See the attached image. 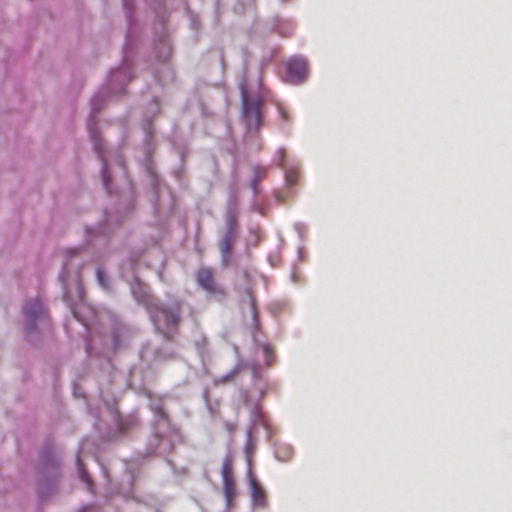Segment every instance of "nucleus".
Wrapping results in <instances>:
<instances>
[{
  "label": "nucleus",
  "instance_id": "nucleus-33",
  "mask_svg": "<svg viewBox=\"0 0 512 512\" xmlns=\"http://www.w3.org/2000/svg\"><path fill=\"white\" fill-rule=\"evenodd\" d=\"M252 428H248L246 432V444H245V453L246 456L249 457V455L253 452L255 449V444L252 436Z\"/></svg>",
  "mask_w": 512,
  "mask_h": 512
},
{
  "label": "nucleus",
  "instance_id": "nucleus-30",
  "mask_svg": "<svg viewBox=\"0 0 512 512\" xmlns=\"http://www.w3.org/2000/svg\"><path fill=\"white\" fill-rule=\"evenodd\" d=\"M232 465H233V457L231 453H227L224 457L222 468H221V476L222 479H228V478H234L233 477V471H232Z\"/></svg>",
  "mask_w": 512,
  "mask_h": 512
},
{
  "label": "nucleus",
  "instance_id": "nucleus-2",
  "mask_svg": "<svg viewBox=\"0 0 512 512\" xmlns=\"http://www.w3.org/2000/svg\"><path fill=\"white\" fill-rule=\"evenodd\" d=\"M127 20V32L123 46L122 61L119 67L110 70L101 92L98 91V111L102 95H120L133 78V54L137 42L138 26L134 18V5L131 0H122Z\"/></svg>",
  "mask_w": 512,
  "mask_h": 512
},
{
  "label": "nucleus",
  "instance_id": "nucleus-13",
  "mask_svg": "<svg viewBox=\"0 0 512 512\" xmlns=\"http://www.w3.org/2000/svg\"><path fill=\"white\" fill-rule=\"evenodd\" d=\"M97 147H98V162L101 163L100 176H101L102 185H103V188L105 189L106 193L108 195H112L113 194L112 177H113L114 170L117 169L119 172H121L123 174V176H125V174H126L124 160H123V157L119 153H116L113 161H109L103 154L102 141L99 136H98Z\"/></svg>",
  "mask_w": 512,
  "mask_h": 512
},
{
  "label": "nucleus",
  "instance_id": "nucleus-41",
  "mask_svg": "<svg viewBox=\"0 0 512 512\" xmlns=\"http://www.w3.org/2000/svg\"><path fill=\"white\" fill-rule=\"evenodd\" d=\"M250 368H251V370L253 372L254 377H258V375L261 372L260 366L258 364H256V363H251Z\"/></svg>",
  "mask_w": 512,
  "mask_h": 512
},
{
  "label": "nucleus",
  "instance_id": "nucleus-8",
  "mask_svg": "<svg viewBox=\"0 0 512 512\" xmlns=\"http://www.w3.org/2000/svg\"><path fill=\"white\" fill-rule=\"evenodd\" d=\"M161 26L162 30L156 35L153 44L155 63L152 66V73L154 79L163 86L173 81L174 71L169 62L172 54V45L164 27L163 19L161 20Z\"/></svg>",
  "mask_w": 512,
  "mask_h": 512
},
{
  "label": "nucleus",
  "instance_id": "nucleus-12",
  "mask_svg": "<svg viewBox=\"0 0 512 512\" xmlns=\"http://www.w3.org/2000/svg\"><path fill=\"white\" fill-rule=\"evenodd\" d=\"M241 302H242V305H247L248 308L250 309L251 327L253 329V331H252L253 341L261 349L266 365L270 366L274 359L272 347L267 343H260L257 340L256 332L260 329V320H259V314H258V310H257L256 300H255L249 286L245 287L244 292L241 296Z\"/></svg>",
  "mask_w": 512,
  "mask_h": 512
},
{
  "label": "nucleus",
  "instance_id": "nucleus-34",
  "mask_svg": "<svg viewBox=\"0 0 512 512\" xmlns=\"http://www.w3.org/2000/svg\"><path fill=\"white\" fill-rule=\"evenodd\" d=\"M294 28L291 21L281 22L277 25L276 30L280 35L288 36Z\"/></svg>",
  "mask_w": 512,
  "mask_h": 512
},
{
  "label": "nucleus",
  "instance_id": "nucleus-40",
  "mask_svg": "<svg viewBox=\"0 0 512 512\" xmlns=\"http://www.w3.org/2000/svg\"><path fill=\"white\" fill-rule=\"evenodd\" d=\"M290 279L293 283H298L300 281V275L299 273L297 272L296 268L294 267L291 274H290Z\"/></svg>",
  "mask_w": 512,
  "mask_h": 512
},
{
  "label": "nucleus",
  "instance_id": "nucleus-24",
  "mask_svg": "<svg viewBox=\"0 0 512 512\" xmlns=\"http://www.w3.org/2000/svg\"><path fill=\"white\" fill-rule=\"evenodd\" d=\"M294 449L290 444L278 443L274 449V455L277 460L282 462H288L292 459Z\"/></svg>",
  "mask_w": 512,
  "mask_h": 512
},
{
  "label": "nucleus",
  "instance_id": "nucleus-4",
  "mask_svg": "<svg viewBox=\"0 0 512 512\" xmlns=\"http://www.w3.org/2000/svg\"><path fill=\"white\" fill-rule=\"evenodd\" d=\"M160 111V105L158 98L153 95L152 100L149 103L148 108L143 113V119H142V127L144 131V152H145V162L144 167L145 171L149 177L152 190H153V200L152 205L153 209L156 213H159L161 210L160 206V196L162 193V182L157 173L155 172L153 166H152V152L154 149V142H153V134L154 131L151 127V122L153 118L159 113Z\"/></svg>",
  "mask_w": 512,
  "mask_h": 512
},
{
  "label": "nucleus",
  "instance_id": "nucleus-20",
  "mask_svg": "<svg viewBox=\"0 0 512 512\" xmlns=\"http://www.w3.org/2000/svg\"><path fill=\"white\" fill-rule=\"evenodd\" d=\"M248 483L250 487L251 504L255 509H267L269 506L266 492L259 481L254 477L252 471H247Z\"/></svg>",
  "mask_w": 512,
  "mask_h": 512
},
{
  "label": "nucleus",
  "instance_id": "nucleus-52",
  "mask_svg": "<svg viewBox=\"0 0 512 512\" xmlns=\"http://www.w3.org/2000/svg\"><path fill=\"white\" fill-rule=\"evenodd\" d=\"M97 354H98V357L100 356V351L98 350L97 351ZM100 366V364L98 363V367Z\"/></svg>",
  "mask_w": 512,
  "mask_h": 512
},
{
  "label": "nucleus",
  "instance_id": "nucleus-29",
  "mask_svg": "<svg viewBox=\"0 0 512 512\" xmlns=\"http://www.w3.org/2000/svg\"><path fill=\"white\" fill-rule=\"evenodd\" d=\"M238 234L237 213L226 212L225 214V231Z\"/></svg>",
  "mask_w": 512,
  "mask_h": 512
},
{
  "label": "nucleus",
  "instance_id": "nucleus-43",
  "mask_svg": "<svg viewBox=\"0 0 512 512\" xmlns=\"http://www.w3.org/2000/svg\"><path fill=\"white\" fill-rule=\"evenodd\" d=\"M93 510H94V508L92 506L88 505V506L82 507L81 510L78 512H93Z\"/></svg>",
  "mask_w": 512,
  "mask_h": 512
},
{
  "label": "nucleus",
  "instance_id": "nucleus-1",
  "mask_svg": "<svg viewBox=\"0 0 512 512\" xmlns=\"http://www.w3.org/2000/svg\"><path fill=\"white\" fill-rule=\"evenodd\" d=\"M130 289L136 302L146 309L156 330L169 341L180 323L181 302L176 298L162 302L151 295L148 286L137 277L131 283Z\"/></svg>",
  "mask_w": 512,
  "mask_h": 512
},
{
  "label": "nucleus",
  "instance_id": "nucleus-15",
  "mask_svg": "<svg viewBox=\"0 0 512 512\" xmlns=\"http://www.w3.org/2000/svg\"><path fill=\"white\" fill-rule=\"evenodd\" d=\"M273 163L283 170L285 185L290 192H293V188L297 184L300 175V160L295 157L286 158L285 148L280 147L276 152Z\"/></svg>",
  "mask_w": 512,
  "mask_h": 512
},
{
  "label": "nucleus",
  "instance_id": "nucleus-18",
  "mask_svg": "<svg viewBox=\"0 0 512 512\" xmlns=\"http://www.w3.org/2000/svg\"><path fill=\"white\" fill-rule=\"evenodd\" d=\"M256 391L249 393L247 391L242 390L241 396L244 403L251 407L250 420L251 426L249 428H255L256 426H261L265 429H268L269 423L265 413L262 411L260 400L263 398L265 394V389L262 387H255Z\"/></svg>",
  "mask_w": 512,
  "mask_h": 512
},
{
  "label": "nucleus",
  "instance_id": "nucleus-9",
  "mask_svg": "<svg viewBox=\"0 0 512 512\" xmlns=\"http://www.w3.org/2000/svg\"><path fill=\"white\" fill-rule=\"evenodd\" d=\"M22 313L26 339L31 343L38 342L41 334L50 328V318L46 308L40 299L31 298L24 303Z\"/></svg>",
  "mask_w": 512,
  "mask_h": 512
},
{
  "label": "nucleus",
  "instance_id": "nucleus-7",
  "mask_svg": "<svg viewBox=\"0 0 512 512\" xmlns=\"http://www.w3.org/2000/svg\"><path fill=\"white\" fill-rule=\"evenodd\" d=\"M135 191L131 182L117 191V203L113 209L104 210V221L98 224V237L111 232L124 220L128 219L135 209Z\"/></svg>",
  "mask_w": 512,
  "mask_h": 512
},
{
  "label": "nucleus",
  "instance_id": "nucleus-16",
  "mask_svg": "<svg viewBox=\"0 0 512 512\" xmlns=\"http://www.w3.org/2000/svg\"><path fill=\"white\" fill-rule=\"evenodd\" d=\"M101 402L105 406V409L109 413L112 423L115 426V431L113 434H109L108 438L110 440L116 439L126 432L131 430L137 424V418L134 415L122 416L117 407L115 399H105L101 397Z\"/></svg>",
  "mask_w": 512,
  "mask_h": 512
},
{
  "label": "nucleus",
  "instance_id": "nucleus-31",
  "mask_svg": "<svg viewBox=\"0 0 512 512\" xmlns=\"http://www.w3.org/2000/svg\"><path fill=\"white\" fill-rule=\"evenodd\" d=\"M252 170L253 176L251 179L255 180L256 182H261L267 176L268 173V168L261 166L259 164L253 165Z\"/></svg>",
  "mask_w": 512,
  "mask_h": 512
},
{
  "label": "nucleus",
  "instance_id": "nucleus-44",
  "mask_svg": "<svg viewBox=\"0 0 512 512\" xmlns=\"http://www.w3.org/2000/svg\"><path fill=\"white\" fill-rule=\"evenodd\" d=\"M275 197H276V199H277V201H278L279 203L284 202V198H283V196H282L279 192H277V193L275 194Z\"/></svg>",
  "mask_w": 512,
  "mask_h": 512
},
{
  "label": "nucleus",
  "instance_id": "nucleus-38",
  "mask_svg": "<svg viewBox=\"0 0 512 512\" xmlns=\"http://www.w3.org/2000/svg\"><path fill=\"white\" fill-rule=\"evenodd\" d=\"M305 229H306V225L304 223L296 222L294 224V230L297 232V234L299 235L300 238L303 237Z\"/></svg>",
  "mask_w": 512,
  "mask_h": 512
},
{
  "label": "nucleus",
  "instance_id": "nucleus-37",
  "mask_svg": "<svg viewBox=\"0 0 512 512\" xmlns=\"http://www.w3.org/2000/svg\"><path fill=\"white\" fill-rule=\"evenodd\" d=\"M251 210L253 212L259 213L261 215H264L265 209L262 205H260L256 200H254L251 204Z\"/></svg>",
  "mask_w": 512,
  "mask_h": 512
},
{
  "label": "nucleus",
  "instance_id": "nucleus-36",
  "mask_svg": "<svg viewBox=\"0 0 512 512\" xmlns=\"http://www.w3.org/2000/svg\"><path fill=\"white\" fill-rule=\"evenodd\" d=\"M259 183L260 182H256L255 180H252V179L249 182V187H250V189L253 192L254 198H256L260 194V192H261V188L259 186Z\"/></svg>",
  "mask_w": 512,
  "mask_h": 512
},
{
  "label": "nucleus",
  "instance_id": "nucleus-27",
  "mask_svg": "<svg viewBox=\"0 0 512 512\" xmlns=\"http://www.w3.org/2000/svg\"><path fill=\"white\" fill-rule=\"evenodd\" d=\"M248 363H245L243 360H238L237 364L233 369H231L229 372L221 376L220 378L216 379V383H228L231 380L234 379V377L239 373V371L244 367L247 366Z\"/></svg>",
  "mask_w": 512,
  "mask_h": 512
},
{
  "label": "nucleus",
  "instance_id": "nucleus-46",
  "mask_svg": "<svg viewBox=\"0 0 512 512\" xmlns=\"http://www.w3.org/2000/svg\"><path fill=\"white\" fill-rule=\"evenodd\" d=\"M91 343L90 341H86V351L88 354H91Z\"/></svg>",
  "mask_w": 512,
  "mask_h": 512
},
{
  "label": "nucleus",
  "instance_id": "nucleus-32",
  "mask_svg": "<svg viewBox=\"0 0 512 512\" xmlns=\"http://www.w3.org/2000/svg\"><path fill=\"white\" fill-rule=\"evenodd\" d=\"M237 207H238V196L235 191H231L229 194V198H228L226 212L237 213Z\"/></svg>",
  "mask_w": 512,
  "mask_h": 512
},
{
  "label": "nucleus",
  "instance_id": "nucleus-35",
  "mask_svg": "<svg viewBox=\"0 0 512 512\" xmlns=\"http://www.w3.org/2000/svg\"><path fill=\"white\" fill-rule=\"evenodd\" d=\"M278 112H279V118L281 121L280 127H281V129H285L284 123L289 122V115H288L287 111L281 105H278Z\"/></svg>",
  "mask_w": 512,
  "mask_h": 512
},
{
  "label": "nucleus",
  "instance_id": "nucleus-45",
  "mask_svg": "<svg viewBox=\"0 0 512 512\" xmlns=\"http://www.w3.org/2000/svg\"><path fill=\"white\" fill-rule=\"evenodd\" d=\"M88 441H84L81 446H80V452H84V450L86 449L87 445H88Z\"/></svg>",
  "mask_w": 512,
  "mask_h": 512
},
{
  "label": "nucleus",
  "instance_id": "nucleus-48",
  "mask_svg": "<svg viewBox=\"0 0 512 512\" xmlns=\"http://www.w3.org/2000/svg\"><path fill=\"white\" fill-rule=\"evenodd\" d=\"M86 232H87V234L89 235V237H91V229H90V228H87V229H86Z\"/></svg>",
  "mask_w": 512,
  "mask_h": 512
},
{
  "label": "nucleus",
  "instance_id": "nucleus-49",
  "mask_svg": "<svg viewBox=\"0 0 512 512\" xmlns=\"http://www.w3.org/2000/svg\"><path fill=\"white\" fill-rule=\"evenodd\" d=\"M97 409H98V411L100 410V401H98Z\"/></svg>",
  "mask_w": 512,
  "mask_h": 512
},
{
  "label": "nucleus",
  "instance_id": "nucleus-28",
  "mask_svg": "<svg viewBox=\"0 0 512 512\" xmlns=\"http://www.w3.org/2000/svg\"><path fill=\"white\" fill-rule=\"evenodd\" d=\"M98 286L106 293L113 292V284L107 277L105 271L98 266Z\"/></svg>",
  "mask_w": 512,
  "mask_h": 512
},
{
  "label": "nucleus",
  "instance_id": "nucleus-3",
  "mask_svg": "<svg viewBox=\"0 0 512 512\" xmlns=\"http://www.w3.org/2000/svg\"><path fill=\"white\" fill-rule=\"evenodd\" d=\"M244 75L239 84L241 94V118L245 126V144L250 151H260L263 146V141L260 136V129L264 124L263 106L264 97L259 93H254L249 90L246 73H247V59L243 60ZM259 90L261 85L259 84Z\"/></svg>",
  "mask_w": 512,
  "mask_h": 512
},
{
  "label": "nucleus",
  "instance_id": "nucleus-23",
  "mask_svg": "<svg viewBox=\"0 0 512 512\" xmlns=\"http://www.w3.org/2000/svg\"><path fill=\"white\" fill-rule=\"evenodd\" d=\"M96 95L92 96L90 99V116L88 120V131L90 134V138L92 140L93 148L96 150Z\"/></svg>",
  "mask_w": 512,
  "mask_h": 512
},
{
  "label": "nucleus",
  "instance_id": "nucleus-26",
  "mask_svg": "<svg viewBox=\"0 0 512 512\" xmlns=\"http://www.w3.org/2000/svg\"><path fill=\"white\" fill-rule=\"evenodd\" d=\"M223 494L226 500V505L229 507L233 503L236 495L234 478L222 479Z\"/></svg>",
  "mask_w": 512,
  "mask_h": 512
},
{
  "label": "nucleus",
  "instance_id": "nucleus-19",
  "mask_svg": "<svg viewBox=\"0 0 512 512\" xmlns=\"http://www.w3.org/2000/svg\"><path fill=\"white\" fill-rule=\"evenodd\" d=\"M308 76V63L303 56L289 58L285 64V82L291 85L303 84Z\"/></svg>",
  "mask_w": 512,
  "mask_h": 512
},
{
  "label": "nucleus",
  "instance_id": "nucleus-14",
  "mask_svg": "<svg viewBox=\"0 0 512 512\" xmlns=\"http://www.w3.org/2000/svg\"><path fill=\"white\" fill-rule=\"evenodd\" d=\"M126 469L129 473L128 484L126 486L117 485L111 488V494L119 495L125 500H132L137 503L148 504L152 500V497L150 495H139L134 485L136 481V473L139 469L138 461L131 460L126 462Z\"/></svg>",
  "mask_w": 512,
  "mask_h": 512
},
{
  "label": "nucleus",
  "instance_id": "nucleus-11",
  "mask_svg": "<svg viewBox=\"0 0 512 512\" xmlns=\"http://www.w3.org/2000/svg\"><path fill=\"white\" fill-rule=\"evenodd\" d=\"M38 492L41 498L48 495L59 474V461L54 444L46 441L40 452Z\"/></svg>",
  "mask_w": 512,
  "mask_h": 512
},
{
  "label": "nucleus",
  "instance_id": "nucleus-5",
  "mask_svg": "<svg viewBox=\"0 0 512 512\" xmlns=\"http://www.w3.org/2000/svg\"><path fill=\"white\" fill-rule=\"evenodd\" d=\"M82 247L70 248L65 251L63 268L59 274V281L63 289V298L76 315L74 306L83 300L84 291L80 280L81 263L77 261Z\"/></svg>",
  "mask_w": 512,
  "mask_h": 512
},
{
  "label": "nucleus",
  "instance_id": "nucleus-21",
  "mask_svg": "<svg viewBox=\"0 0 512 512\" xmlns=\"http://www.w3.org/2000/svg\"><path fill=\"white\" fill-rule=\"evenodd\" d=\"M236 239L237 234L230 232H224L220 239L219 248L221 254V262L223 266H228L231 262V254Z\"/></svg>",
  "mask_w": 512,
  "mask_h": 512
},
{
  "label": "nucleus",
  "instance_id": "nucleus-51",
  "mask_svg": "<svg viewBox=\"0 0 512 512\" xmlns=\"http://www.w3.org/2000/svg\"><path fill=\"white\" fill-rule=\"evenodd\" d=\"M83 324H84V326L86 327V329H88V327H89V326H88V324H87V323H85V322H84Z\"/></svg>",
  "mask_w": 512,
  "mask_h": 512
},
{
  "label": "nucleus",
  "instance_id": "nucleus-25",
  "mask_svg": "<svg viewBox=\"0 0 512 512\" xmlns=\"http://www.w3.org/2000/svg\"><path fill=\"white\" fill-rule=\"evenodd\" d=\"M76 464H77V470H78L79 478L84 482L87 490L89 492H93V480L88 475V473H87V471H86V469H85V467L83 465L80 453L77 454Z\"/></svg>",
  "mask_w": 512,
  "mask_h": 512
},
{
  "label": "nucleus",
  "instance_id": "nucleus-42",
  "mask_svg": "<svg viewBox=\"0 0 512 512\" xmlns=\"http://www.w3.org/2000/svg\"><path fill=\"white\" fill-rule=\"evenodd\" d=\"M297 258L299 261H303L305 259V253H304V249L302 247H299L297 249Z\"/></svg>",
  "mask_w": 512,
  "mask_h": 512
},
{
  "label": "nucleus",
  "instance_id": "nucleus-22",
  "mask_svg": "<svg viewBox=\"0 0 512 512\" xmlns=\"http://www.w3.org/2000/svg\"><path fill=\"white\" fill-rule=\"evenodd\" d=\"M197 283L206 292L212 294L216 292V286L213 281V275L209 268L202 267L197 272Z\"/></svg>",
  "mask_w": 512,
  "mask_h": 512
},
{
  "label": "nucleus",
  "instance_id": "nucleus-10",
  "mask_svg": "<svg viewBox=\"0 0 512 512\" xmlns=\"http://www.w3.org/2000/svg\"><path fill=\"white\" fill-rule=\"evenodd\" d=\"M104 316H107L110 321L111 326V347L108 349H103L101 353L106 359L105 368L112 369V364L110 361L111 356L119 351L122 347L128 344L131 340L134 331L127 326L126 324L121 323L117 316L112 314L106 308H100L98 306V327L102 325ZM100 337V331L98 330V338Z\"/></svg>",
  "mask_w": 512,
  "mask_h": 512
},
{
  "label": "nucleus",
  "instance_id": "nucleus-39",
  "mask_svg": "<svg viewBox=\"0 0 512 512\" xmlns=\"http://www.w3.org/2000/svg\"><path fill=\"white\" fill-rule=\"evenodd\" d=\"M98 465H99V466H100V468H101V473H102V475H103V477H104L105 481H106L107 483H110V477H109V474H108V469H107V467H106L105 465H103V464H100V462H99V461H98Z\"/></svg>",
  "mask_w": 512,
  "mask_h": 512
},
{
  "label": "nucleus",
  "instance_id": "nucleus-17",
  "mask_svg": "<svg viewBox=\"0 0 512 512\" xmlns=\"http://www.w3.org/2000/svg\"><path fill=\"white\" fill-rule=\"evenodd\" d=\"M139 356L148 367H153L173 360L177 357V352L170 342L160 347H154L149 343L142 346Z\"/></svg>",
  "mask_w": 512,
  "mask_h": 512
},
{
  "label": "nucleus",
  "instance_id": "nucleus-50",
  "mask_svg": "<svg viewBox=\"0 0 512 512\" xmlns=\"http://www.w3.org/2000/svg\"><path fill=\"white\" fill-rule=\"evenodd\" d=\"M226 426H227V429H231V426L229 423H227Z\"/></svg>",
  "mask_w": 512,
  "mask_h": 512
},
{
  "label": "nucleus",
  "instance_id": "nucleus-47",
  "mask_svg": "<svg viewBox=\"0 0 512 512\" xmlns=\"http://www.w3.org/2000/svg\"><path fill=\"white\" fill-rule=\"evenodd\" d=\"M279 241H280V245H283V243H284V239H283V237H282V236H279Z\"/></svg>",
  "mask_w": 512,
  "mask_h": 512
},
{
  "label": "nucleus",
  "instance_id": "nucleus-53",
  "mask_svg": "<svg viewBox=\"0 0 512 512\" xmlns=\"http://www.w3.org/2000/svg\"><path fill=\"white\" fill-rule=\"evenodd\" d=\"M289 0H281L282 3H286L288 2Z\"/></svg>",
  "mask_w": 512,
  "mask_h": 512
},
{
  "label": "nucleus",
  "instance_id": "nucleus-6",
  "mask_svg": "<svg viewBox=\"0 0 512 512\" xmlns=\"http://www.w3.org/2000/svg\"><path fill=\"white\" fill-rule=\"evenodd\" d=\"M149 408L154 414V433L158 444L157 447L150 446L144 458L154 453L164 455L171 452L175 443L180 439L178 430L171 424L164 410L162 400H151Z\"/></svg>",
  "mask_w": 512,
  "mask_h": 512
}]
</instances>
